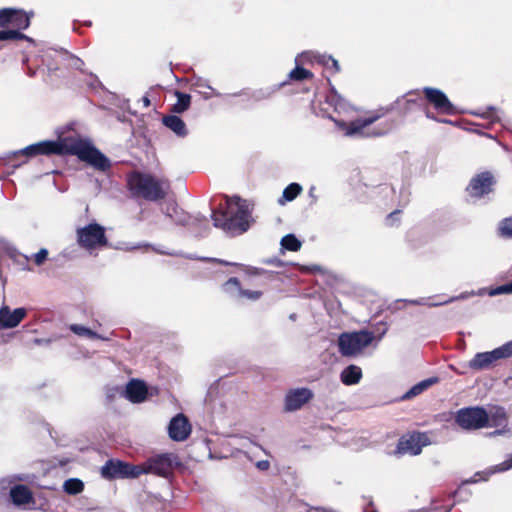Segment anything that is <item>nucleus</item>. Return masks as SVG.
<instances>
[{
    "label": "nucleus",
    "instance_id": "13",
    "mask_svg": "<svg viewBox=\"0 0 512 512\" xmlns=\"http://www.w3.org/2000/svg\"><path fill=\"white\" fill-rule=\"evenodd\" d=\"M426 102L431 105L438 113L444 115H455L457 109L449 100L447 95L440 89L425 87L422 90Z\"/></svg>",
    "mask_w": 512,
    "mask_h": 512
},
{
    "label": "nucleus",
    "instance_id": "7",
    "mask_svg": "<svg viewBox=\"0 0 512 512\" xmlns=\"http://www.w3.org/2000/svg\"><path fill=\"white\" fill-rule=\"evenodd\" d=\"M512 357V340L488 352H479L468 362L473 371L492 369L498 362Z\"/></svg>",
    "mask_w": 512,
    "mask_h": 512
},
{
    "label": "nucleus",
    "instance_id": "20",
    "mask_svg": "<svg viewBox=\"0 0 512 512\" xmlns=\"http://www.w3.org/2000/svg\"><path fill=\"white\" fill-rule=\"evenodd\" d=\"M162 124L178 137L184 138L188 135V129L185 122L174 113L163 116Z\"/></svg>",
    "mask_w": 512,
    "mask_h": 512
},
{
    "label": "nucleus",
    "instance_id": "12",
    "mask_svg": "<svg viewBox=\"0 0 512 512\" xmlns=\"http://www.w3.org/2000/svg\"><path fill=\"white\" fill-rule=\"evenodd\" d=\"M496 180L490 171H483L473 176L466 187L471 198L480 199L493 191Z\"/></svg>",
    "mask_w": 512,
    "mask_h": 512
},
{
    "label": "nucleus",
    "instance_id": "43",
    "mask_svg": "<svg viewBox=\"0 0 512 512\" xmlns=\"http://www.w3.org/2000/svg\"><path fill=\"white\" fill-rule=\"evenodd\" d=\"M372 512H377V511H372Z\"/></svg>",
    "mask_w": 512,
    "mask_h": 512
},
{
    "label": "nucleus",
    "instance_id": "18",
    "mask_svg": "<svg viewBox=\"0 0 512 512\" xmlns=\"http://www.w3.org/2000/svg\"><path fill=\"white\" fill-rule=\"evenodd\" d=\"M148 394L146 384L138 379L130 380L125 389V397L132 403L143 402Z\"/></svg>",
    "mask_w": 512,
    "mask_h": 512
},
{
    "label": "nucleus",
    "instance_id": "2",
    "mask_svg": "<svg viewBox=\"0 0 512 512\" xmlns=\"http://www.w3.org/2000/svg\"><path fill=\"white\" fill-rule=\"evenodd\" d=\"M225 204L212 211L213 225L232 234H242L249 227L250 211L240 197L225 196Z\"/></svg>",
    "mask_w": 512,
    "mask_h": 512
},
{
    "label": "nucleus",
    "instance_id": "25",
    "mask_svg": "<svg viewBox=\"0 0 512 512\" xmlns=\"http://www.w3.org/2000/svg\"><path fill=\"white\" fill-rule=\"evenodd\" d=\"M507 423V415L502 407L495 408L494 411H492L489 414V427H500L504 426Z\"/></svg>",
    "mask_w": 512,
    "mask_h": 512
},
{
    "label": "nucleus",
    "instance_id": "19",
    "mask_svg": "<svg viewBox=\"0 0 512 512\" xmlns=\"http://www.w3.org/2000/svg\"><path fill=\"white\" fill-rule=\"evenodd\" d=\"M10 497L14 505L21 506L34 502L31 489L23 484H17L10 489Z\"/></svg>",
    "mask_w": 512,
    "mask_h": 512
},
{
    "label": "nucleus",
    "instance_id": "15",
    "mask_svg": "<svg viewBox=\"0 0 512 512\" xmlns=\"http://www.w3.org/2000/svg\"><path fill=\"white\" fill-rule=\"evenodd\" d=\"M168 434L173 441H185L191 434L188 418L182 413L173 417L168 426Z\"/></svg>",
    "mask_w": 512,
    "mask_h": 512
},
{
    "label": "nucleus",
    "instance_id": "41",
    "mask_svg": "<svg viewBox=\"0 0 512 512\" xmlns=\"http://www.w3.org/2000/svg\"><path fill=\"white\" fill-rule=\"evenodd\" d=\"M262 272H263V270H262V269L253 268V269L250 271V274H252V275H260Z\"/></svg>",
    "mask_w": 512,
    "mask_h": 512
},
{
    "label": "nucleus",
    "instance_id": "3",
    "mask_svg": "<svg viewBox=\"0 0 512 512\" xmlns=\"http://www.w3.org/2000/svg\"><path fill=\"white\" fill-rule=\"evenodd\" d=\"M126 183L133 197L150 202L164 200L170 190V182L168 179H160L150 173L137 170L127 174Z\"/></svg>",
    "mask_w": 512,
    "mask_h": 512
},
{
    "label": "nucleus",
    "instance_id": "22",
    "mask_svg": "<svg viewBox=\"0 0 512 512\" xmlns=\"http://www.w3.org/2000/svg\"><path fill=\"white\" fill-rule=\"evenodd\" d=\"M230 286H233L234 288H236L239 292V296L242 298H247L250 300H258L262 296L261 291H252V290L243 289L241 287V283L237 277H231L225 282L224 287L226 289Z\"/></svg>",
    "mask_w": 512,
    "mask_h": 512
},
{
    "label": "nucleus",
    "instance_id": "30",
    "mask_svg": "<svg viewBox=\"0 0 512 512\" xmlns=\"http://www.w3.org/2000/svg\"><path fill=\"white\" fill-rule=\"evenodd\" d=\"M9 258L16 264L20 265L23 269H28V265L30 259L28 256L22 254L21 252L12 249L8 252Z\"/></svg>",
    "mask_w": 512,
    "mask_h": 512
},
{
    "label": "nucleus",
    "instance_id": "38",
    "mask_svg": "<svg viewBox=\"0 0 512 512\" xmlns=\"http://www.w3.org/2000/svg\"><path fill=\"white\" fill-rule=\"evenodd\" d=\"M495 293H512V280L507 284L499 286Z\"/></svg>",
    "mask_w": 512,
    "mask_h": 512
},
{
    "label": "nucleus",
    "instance_id": "21",
    "mask_svg": "<svg viewBox=\"0 0 512 512\" xmlns=\"http://www.w3.org/2000/svg\"><path fill=\"white\" fill-rule=\"evenodd\" d=\"M340 379L347 386L358 384L362 379V370L359 366L351 364L343 369Z\"/></svg>",
    "mask_w": 512,
    "mask_h": 512
},
{
    "label": "nucleus",
    "instance_id": "31",
    "mask_svg": "<svg viewBox=\"0 0 512 512\" xmlns=\"http://www.w3.org/2000/svg\"><path fill=\"white\" fill-rule=\"evenodd\" d=\"M70 330L78 336H85V337H88L91 339L100 338L96 332H94L91 329L84 327L82 325L72 324L70 326Z\"/></svg>",
    "mask_w": 512,
    "mask_h": 512
},
{
    "label": "nucleus",
    "instance_id": "27",
    "mask_svg": "<svg viewBox=\"0 0 512 512\" xmlns=\"http://www.w3.org/2000/svg\"><path fill=\"white\" fill-rule=\"evenodd\" d=\"M281 246L291 252L300 250L302 243L294 234H287L281 239Z\"/></svg>",
    "mask_w": 512,
    "mask_h": 512
},
{
    "label": "nucleus",
    "instance_id": "40",
    "mask_svg": "<svg viewBox=\"0 0 512 512\" xmlns=\"http://www.w3.org/2000/svg\"><path fill=\"white\" fill-rule=\"evenodd\" d=\"M425 115H426V117H427V118H429V119H431V120H434V121H437V122H443V123L447 122L446 120H439V119L436 117V115H435L434 113L430 112L429 110H427V111L425 112Z\"/></svg>",
    "mask_w": 512,
    "mask_h": 512
},
{
    "label": "nucleus",
    "instance_id": "5",
    "mask_svg": "<svg viewBox=\"0 0 512 512\" xmlns=\"http://www.w3.org/2000/svg\"><path fill=\"white\" fill-rule=\"evenodd\" d=\"M33 16V12L27 13L22 9L2 8L0 9V32H16L19 35V37L6 38V40L29 41L30 38L22 31L30 26Z\"/></svg>",
    "mask_w": 512,
    "mask_h": 512
},
{
    "label": "nucleus",
    "instance_id": "37",
    "mask_svg": "<svg viewBox=\"0 0 512 512\" xmlns=\"http://www.w3.org/2000/svg\"><path fill=\"white\" fill-rule=\"evenodd\" d=\"M48 256V251L45 248L40 249L36 254H34V262L36 265H42Z\"/></svg>",
    "mask_w": 512,
    "mask_h": 512
},
{
    "label": "nucleus",
    "instance_id": "35",
    "mask_svg": "<svg viewBox=\"0 0 512 512\" xmlns=\"http://www.w3.org/2000/svg\"><path fill=\"white\" fill-rule=\"evenodd\" d=\"M402 213L400 209H396L393 212L389 213L386 217V224L387 226H394L395 224H398L400 219L399 215Z\"/></svg>",
    "mask_w": 512,
    "mask_h": 512
},
{
    "label": "nucleus",
    "instance_id": "26",
    "mask_svg": "<svg viewBox=\"0 0 512 512\" xmlns=\"http://www.w3.org/2000/svg\"><path fill=\"white\" fill-rule=\"evenodd\" d=\"M63 490L68 495H77L83 492L84 483L78 478H70L64 482Z\"/></svg>",
    "mask_w": 512,
    "mask_h": 512
},
{
    "label": "nucleus",
    "instance_id": "34",
    "mask_svg": "<svg viewBox=\"0 0 512 512\" xmlns=\"http://www.w3.org/2000/svg\"><path fill=\"white\" fill-rule=\"evenodd\" d=\"M323 65L333 71V73H338L340 71L339 63L332 56L325 57L323 59Z\"/></svg>",
    "mask_w": 512,
    "mask_h": 512
},
{
    "label": "nucleus",
    "instance_id": "36",
    "mask_svg": "<svg viewBox=\"0 0 512 512\" xmlns=\"http://www.w3.org/2000/svg\"><path fill=\"white\" fill-rule=\"evenodd\" d=\"M406 96L408 98H406L404 101V105H405V109H409L410 108V105L412 104H416L417 103V99L419 97V92L418 91H409Z\"/></svg>",
    "mask_w": 512,
    "mask_h": 512
},
{
    "label": "nucleus",
    "instance_id": "6",
    "mask_svg": "<svg viewBox=\"0 0 512 512\" xmlns=\"http://www.w3.org/2000/svg\"><path fill=\"white\" fill-rule=\"evenodd\" d=\"M374 333L368 330L344 332L338 338V349L344 357H354L362 353L374 340Z\"/></svg>",
    "mask_w": 512,
    "mask_h": 512
},
{
    "label": "nucleus",
    "instance_id": "24",
    "mask_svg": "<svg viewBox=\"0 0 512 512\" xmlns=\"http://www.w3.org/2000/svg\"><path fill=\"white\" fill-rule=\"evenodd\" d=\"M439 382L438 377H430L427 379H424L420 381L419 383L415 384L409 391L406 392V394L403 396V399H410L412 397H415L428 388H430L432 385L437 384Z\"/></svg>",
    "mask_w": 512,
    "mask_h": 512
},
{
    "label": "nucleus",
    "instance_id": "32",
    "mask_svg": "<svg viewBox=\"0 0 512 512\" xmlns=\"http://www.w3.org/2000/svg\"><path fill=\"white\" fill-rule=\"evenodd\" d=\"M326 101L333 106L335 110H337L339 106H342V98L337 94L334 88H332L326 96Z\"/></svg>",
    "mask_w": 512,
    "mask_h": 512
},
{
    "label": "nucleus",
    "instance_id": "8",
    "mask_svg": "<svg viewBox=\"0 0 512 512\" xmlns=\"http://www.w3.org/2000/svg\"><path fill=\"white\" fill-rule=\"evenodd\" d=\"M456 423L466 430H478L488 427L489 413L480 406L465 407L457 411Z\"/></svg>",
    "mask_w": 512,
    "mask_h": 512
},
{
    "label": "nucleus",
    "instance_id": "29",
    "mask_svg": "<svg viewBox=\"0 0 512 512\" xmlns=\"http://www.w3.org/2000/svg\"><path fill=\"white\" fill-rule=\"evenodd\" d=\"M301 192L302 187L300 184L291 183L284 189L282 194L284 201L280 200V202L283 204L285 201H293Z\"/></svg>",
    "mask_w": 512,
    "mask_h": 512
},
{
    "label": "nucleus",
    "instance_id": "28",
    "mask_svg": "<svg viewBox=\"0 0 512 512\" xmlns=\"http://www.w3.org/2000/svg\"><path fill=\"white\" fill-rule=\"evenodd\" d=\"M313 73L305 69L301 66H296L290 73L288 74V79L291 81H303L313 78Z\"/></svg>",
    "mask_w": 512,
    "mask_h": 512
},
{
    "label": "nucleus",
    "instance_id": "33",
    "mask_svg": "<svg viewBox=\"0 0 512 512\" xmlns=\"http://www.w3.org/2000/svg\"><path fill=\"white\" fill-rule=\"evenodd\" d=\"M501 236L505 238H512V219L506 218L501 222L499 227Z\"/></svg>",
    "mask_w": 512,
    "mask_h": 512
},
{
    "label": "nucleus",
    "instance_id": "16",
    "mask_svg": "<svg viewBox=\"0 0 512 512\" xmlns=\"http://www.w3.org/2000/svg\"><path fill=\"white\" fill-rule=\"evenodd\" d=\"M27 312L24 307L11 310L9 306L2 305L0 307V328L12 329L17 327L27 316Z\"/></svg>",
    "mask_w": 512,
    "mask_h": 512
},
{
    "label": "nucleus",
    "instance_id": "11",
    "mask_svg": "<svg viewBox=\"0 0 512 512\" xmlns=\"http://www.w3.org/2000/svg\"><path fill=\"white\" fill-rule=\"evenodd\" d=\"M430 444V439L424 432L412 431L403 434L396 445L393 454L396 456H416L422 452L423 447Z\"/></svg>",
    "mask_w": 512,
    "mask_h": 512
},
{
    "label": "nucleus",
    "instance_id": "10",
    "mask_svg": "<svg viewBox=\"0 0 512 512\" xmlns=\"http://www.w3.org/2000/svg\"><path fill=\"white\" fill-rule=\"evenodd\" d=\"M144 473L139 465L123 462L118 459H109L101 468V476L107 480L136 478Z\"/></svg>",
    "mask_w": 512,
    "mask_h": 512
},
{
    "label": "nucleus",
    "instance_id": "17",
    "mask_svg": "<svg viewBox=\"0 0 512 512\" xmlns=\"http://www.w3.org/2000/svg\"><path fill=\"white\" fill-rule=\"evenodd\" d=\"M172 472V456L161 454L151 458L144 473H153L161 477H167Z\"/></svg>",
    "mask_w": 512,
    "mask_h": 512
},
{
    "label": "nucleus",
    "instance_id": "39",
    "mask_svg": "<svg viewBox=\"0 0 512 512\" xmlns=\"http://www.w3.org/2000/svg\"><path fill=\"white\" fill-rule=\"evenodd\" d=\"M19 37L16 32H0V41H6V38Z\"/></svg>",
    "mask_w": 512,
    "mask_h": 512
},
{
    "label": "nucleus",
    "instance_id": "23",
    "mask_svg": "<svg viewBox=\"0 0 512 512\" xmlns=\"http://www.w3.org/2000/svg\"><path fill=\"white\" fill-rule=\"evenodd\" d=\"M177 102L170 108V112L174 114H182L187 111L191 105V96L187 93L176 90L174 92Z\"/></svg>",
    "mask_w": 512,
    "mask_h": 512
},
{
    "label": "nucleus",
    "instance_id": "42",
    "mask_svg": "<svg viewBox=\"0 0 512 512\" xmlns=\"http://www.w3.org/2000/svg\"><path fill=\"white\" fill-rule=\"evenodd\" d=\"M258 465H259V467H261V468H266V467H268V462H259V464H258Z\"/></svg>",
    "mask_w": 512,
    "mask_h": 512
},
{
    "label": "nucleus",
    "instance_id": "14",
    "mask_svg": "<svg viewBox=\"0 0 512 512\" xmlns=\"http://www.w3.org/2000/svg\"><path fill=\"white\" fill-rule=\"evenodd\" d=\"M314 393L309 388L291 389L285 396V411L292 412L301 409L306 403L310 402Z\"/></svg>",
    "mask_w": 512,
    "mask_h": 512
},
{
    "label": "nucleus",
    "instance_id": "1",
    "mask_svg": "<svg viewBox=\"0 0 512 512\" xmlns=\"http://www.w3.org/2000/svg\"><path fill=\"white\" fill-rule=\"evenodd\" d=\"M39 155H72L77 156L79 160L91 165L96 170L105 172L111 168L110 160L95 146L81 138L70 136L31 144L14 152L13 158L16 159L20 156L33 158Z\"/></svg>",
    "mask_w": 512,
    "mask_h": 512
},
{
    "label": "nucleus",
    "instance_id": "4",
    "mask_svg": "<svg viewBox=\"0 0 512 512\" xmlns=\"http://www.w3.org/2000/svg\"><path fill=\"white\" fill-rule=\"evenodd\" d=\"M401 101V99H397L394 103L386 108H379L364 118H358L349 122L346 126V134L361 135L365 137H378L385 135L392 129L394 125L393 121L388 125L386 129L374 128L372 131H368L367 128L378 121L380 118L397 109Z\"/></svg>",
    "mask_w": 512,
    "mask_h": 512
},
{
    "label": "nucleus",
    "instance_id": "9",
    "mask_svg": "<svg viewBox=\"0 0 512 512\" xmlns=\"http://www.w3.org/2000/svg\"><path fill=\"white\" fill-rule=\"evenodd\" d=\"M77 243L86 250H94L108 245L105 228L98 223H90L76 231Z\"/></svg>",
    "mask_w": 512,
    "mask_h": 512
}]
</instances>
